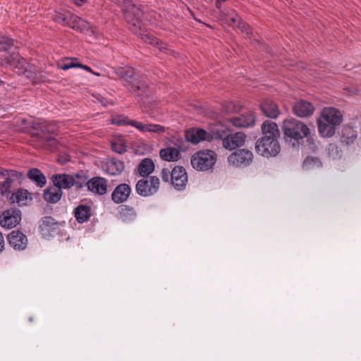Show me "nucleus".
<instances>
[{
  "label": "nucleus",
  "mask_w": 361,
  "mask_h": 361,
  "mask_svg": "<svg viewBox=\"0 0 361 361\" xmlns=\"http://www.w3.org/2000/svg\"><path fill=\"white\" fill-rule=\"evenodd\" d=\"M131 193V188L126 183L119 184L114 190L111 194V200L116 204H121L126 202Z\"/></svg>",
  "instance_id": "obj_17"
},
{
  "label": "nucleus",
  "mask_w": 361,
  "mask_h": 361,
  "mask_svg": "<svg viewBox=\"0 0 361 361\" xmlns=\"http://www.w3.org/2000/svg\"><path fill=\"white\" fill-rule=\"evenodd\" d=\"M111 148L114 152L118 154H122L126 151V146L123 142H113Z\"/></svg>",
  "instance_id": "obj_39"
},
{
  "label": "nucleus",
  "mask_w": 361,
  "mask_h": 361,
  "mask_svg": "<svg viewBox=\"0 0 361 361\" xmlns=\"http://www.w3.org/2000/svg\"><path fill=\"white\" fill-rule=\"evenodd\" d=\"M21 220V212L18 209L6 210L0 215V225L1 227L12 228L16 227Z\"/></svg>",
  "instance_id": "obj_11"
},
{
  "label": "nucleus",
  "mask_w": 361,
  "mask_h": 361,
  "mask_svg": "<svg viewBox=\"0 0 361 361\" xmlns=\"http://www.w3.org/2000/svg\"><path fill=\"white\" fill-rule=\"evenodd\" d=\"M118 74L123 79L124 86L129 91L135 93L145 88L144 85L137 80L134 68L131 67L121 68L118 71Z\"/></svg>",
  "instance_id": "obj_7"
},
{
  "label": "nucleus",
  "mask_w": 361,
  "mask_h": 361,
  "mask_svg": "<svg viewBox=\"0 0 361 361\" xmlns=\"http://www.w3.org/2000/svg\"><path fill=\"white\" fill-rule=\"evenodd\" d=\"M71 13L66 11H56L52 18L59 24L66 26Z\"/></svg>",
  "instance_id": "obj_32"
},
{
  "label": "nucleus",
  "mask_w": 361,
  "mask_h": 361,
  "mask_svg": "<svg viewBox=\"0 0 361 361\" xmlns=\"http://www.w3.org/2000/svg\"><path fill=\"white\" fill-rule=\"evenodd\" d=\"M154 170V164L152 159L145 158L142 159L137 166V171L141 176H148Z\"/></svg>",
  "instance_id": "obj_31"
},
{
  "label": "nucleus",
  "mask_w": 361,
  "mask_h": 361,
  "mask_svg": "<svg viewBox=\"0 0 361 361\" xmlns=\"http://www.w3.org/2000/svg\"><path fill=\"white\" fill-rule=\"evenodd\" d=\"M85 1H86V0H73V2L78 6H80L82 4H83Z\"/></svg>",
  "instance_id": "obj_48"
},
{
  "label": "nucleus",
  "mask_w": 361,
  "mask_h": 361,
  "mask_svg": "<svg viewBox=\"0 0 361 361\" xmlns=\"http://www.w3.org/2000/svg\"><path fill=\"white\" fill-rule=\"evenodd\" d=\"M0 66H9L18 74L25 73L28 68V63L18 53H13L8 57L0 59Z\"/></svg>",
  "instance_id": "obj_9"
},
{
  "label": "nucleus",
  "mask_w": 361,
  "mask_h": 361,
  "mask_svg": "<svg viewBox=\"0 0 361 361\" xmlns=\"http://www.w3.org/2000/svg\"><path fill=\"white\" fill-rule=\"evenodd\" d=\"M29 195L27 190L18 189L16 192L11 193L8 198L11 203L23 206L26 204Z\"/></svg>",
  "instance_id": "obj_28"
},
{
  "label": "nucleus",
  "mask_w": 361,
  "mask_h": 361,
  "mask_svg": "<svg viewBox=\"0 0 361 361\" xmlns=\"http://www.w3.org/2000/svg\"><path fill=\"white\" fill-rule=\"evenodd\" d=\"M162 180L171 183L177 190L185 189L188 183V174L185 169L180 166H175L171 171L164 168L161 171Z\"/></svg>",
  "instance_id": "obj_4"
},
{
  "label": "nucleus",
  "mask_w": 361,
  "mask_h": 361,
  "mask_svg": "<svg viewBox=\"0 0 361 361\" xmlns=\"http://www.w3.org/2000/svg\"><path fill=\"white\" fill-rule=\"evenodd\" d=\"M281 128L284 139L290 142H299L310 133L309 127L305 123L294 118L285 119Z\"/></svg>",
  "instance_id": "obj_3"
},
{
  "label": "nucleus",
  "mask_w": 361,
  "mask_h": 361,
  "mask_svg": "<svg viewBox=\"0 0 361 361\" xmlns=\"http://www.w3.org/2000/svg\"><path fill=\"white\" fill-rule=\"evenodd\" d=\"M79 64L78 59L77 58H67L63 61H61L57 63V66L61 70H68L73 68H78Z\"/></svg>",
  "instance_id": "obj_33"
},
{
  "label": "nucleus",
  "mask_w": 361,
  "mask_h": 361,
  "mask_svg": "<svg viewBox=\"0 0 361 361\" xmlns=\"http://www.w3.org/2000/svg\"><path fill=\"white\" fill-rule=\"evenodd\" d=\"M58 222L51 216H44L39 224V230L43 235H48L55 229Z\"/></svg>",
  "instance_id": "obj_27"
},
{
  "label": "nucleus",
  "mask_w": 361,
  "mask_h": 361,
  "mask_svg": "<svg viewBox=\"0 0 361 361\" xmlns=\"http://www.w3.org/2000/svg\"><path fill=\"white\" fill-rule=\"evenodd\" d=\"M322 164L317 158L307 157L302 164V166L306 170L314 169V167H320Z\"/></svg>",
  "instance_id": "obj_34"
},
{
  "label": "nucleus",
  "mask_w": 361,
  "mask_h": 361,
  "mask_svg": "<svg viewBox=\"0 0 361 361\" xmlns=\"http://www.w3.org/2000/svg\"><path fill=\"white\" fill-rule=\"evenodd\" d=\"M293 111L297 116L305 118L313 114L314 106L311 102L301 99L294 104Z\"/></svg>",
  "instance_id": "obj_14"
},
{
  "label": "nucleus",
  "mask_w": 361,
  "mask_h": 361,
  "mask_svg": "<svg viewBox=\"0 0 361 361\" xmlns=\"http://www.w3.org/2000/svg\"><path fill=\"white\" fill-rule=\"evenodd\" d=\"M130 121L124 115H118L111 118V123L117 126L130 125Z\"/></svg>",
  "instance_id": "obj_36"
},
{
  "label": "nucleus",
  "mask_w": 361,
  "mask_h": 361,
  "mask_svg": "<svg viewBox=\"0 0 361 361\" xmlns=\"http://www.w3.org/2000/svg\"><path fill=\"white\" fill-rule=\"evenodd\" d=\"M130 125L136 128L139 131L142 133H154L158 135H161L166 132V128L159 124L154 123H142L137 121H130Z\"/></svg>",
  "instance_id": "obj_18"
},
{
  "label": "nucleus",
  "mask_w": 361,
  "mask_h": 361,
  "mask_svg": "<svg viewBox=\"0 0 361 361\" xmlns=\"http://www.w3.org/2000/svg\"><path fill=\"white\" fill-rule=\"evenodd\" d=\"M82 177L79 175H76L74 177V186L78 188H82L83 186L87 185L85 180H80Z\"/></svg>",
  "instance_id": "obj_40"
},
{
  "label": "nucleus",
  "mask_w": 361,
  "mask_h": 361,
  "mask_svg": "<svg viewBox=\"0 0 361 361\" xmlns=\"http://www.w3.org/2000/svg\"><path fill=\"white\" fill-rule=\"evenodd\" d=\"M236 26L242 31V32H244L247 34L249 33L250 30V26L245 22H243L241 19L240 20V21L238 23V24L236 25Z\"/></svg>",
  "instance_id": "obj_41"
},
{
  "label": "nucleus",
  "mask_w": 361,
  "mask_h": 361,
  "mask_svg": "<svg viewBox=\"0 0 361 361\" xmlns=\"http://www.w3.org/2000/svg\"><path fill=\"white\" fill-rule=\"evenodd\" d=\"M27 176L32 182L40 188L44 187L47 183L45 176L38 169L33 168L30 169Z\"/></svg>",
  "instance_id": "obj_29"
},
{
  "label": "nucleus",
  "mask_w": 361,
  "mask_h": 361,
  "mask_svg": "<svg viewBox=\"0 0 361 361\" xmlns=\"http://www.w3.org/2000/svg\"><path fill=\"white\" fill-rule=\"evenodd\" d=\"M4 247H5L4 238L3 234L0 231V252H1L4 250Z\"/></svg>",
  "instance_id": "obj_45"
},
{
  "label": "nucleus",
  "mask_w": 361,
  "mask_h": 361,
  "mask_svg": "<svg viewBox=\"0 0 361 361\" xmlns=\"http://www.w3.org/2000/svg\"><path fill=\"white\" fill-rule=\"evenodd\" d=\"M54 185L59 188L61 190L62 189H69L74 186V176L62 173L55 174L51 177Z\"/></svg>",
  "instance_id": "obj_21"
},
{
  "label": "nucleus",
  "mask_w": 361,
  "mask_h": 361,
  "mask_svg": "<svg viewBox=\"0 0 361 361\" xmlns=\"http://www.w3.org/2000/svg\"><path fill=\"white\" fill-rule=\"evenodd\" d=\"M227 0H216V7L218 8V9H220L221 7V4L223 2H225Z\"/></svg>",
  "instance_id": "obj_47"
},
{
  "label": "nucleus",
  "mask_w": 361,
  "mask_h": 361,
  "mask_svg": "<svg viewBox=\"0 0 361 361\" xmlns=\"http://www.w3.org/2000/svg\"><path fill=\"white\" fill-rule=\"evenodd\" d=\"M35 138L37 142L36 146L38 147H42L50 151L57 148V140L49 134H44L42 132L37 133Z\"/></svg>",
  "instance_id": "obj_16"
},
{
  "label": "nucleus",
  "mask_w": 361,
  "mask_h": 361,
  "mask_svg": "<svg viewBox=\"0 0 361 361\" xmlns=\"http://www.w3.org/2000/svg\"><path fill=\"white\" fill-rule=\"evenodd\" d=\"M245 135L242 132H238L234 134L227 135L222 140L224 147L228 150L234 149L244 145Z\"/></svg>",
  "instance_id": "obj_13"
},
{
  "label": "nucleus",
  "mask_w": 361,
  "mask_h": 361,
  "mask_svg": "<svg viewBox=\"0 0 361 361\" xmlns=\"http://www.w3.org/2000/svg\"><path fill=\"white\" fill-rule=\"evenodd\" d=\"M240 19V17L234 11L228 13L227 17L228 24L231 26H236Z\"/></svg>",
  "instance_id": "obj_37"
},
{
  "label": "nucleus",
  "mask_w": 361,
  "mask_h": 361,
  "mask_svg": "<svg viewBox=\"0 0 361 361\" xmlns=\"http://www.w3.org/2000/svg\"><path fill=\"white\" fill-rule=\"evenodd\" d=\"M253 154L251 151L241 149L231 154L228 157L230 165L235 167H244L252 161Z\"/></svg>",
  "instance_id": "obj_10"
},
{
  "label": "nucleus",
  "mask_w": 361,
  "mask_h": 361,
  "mask_svg": "<svg viewBox=\"0 0 361 361\" xmlns=\"http://www.w3.org/2000/svg\"><path fill=\"white\" fill-rule=\"evenodd\" d=\"M159 179L155 176L139 180L135 185L136 192L142 197H149L156 194L159 189Z\"/></svg>",
  "instance_id": "obj_6"
},
{
  "label": "nucleus",
  "mask_w": 361,
  "mask_h": 361,
  "mask_svg": "<svg viewBox=\"0 0 361 361\" xmlns=\"http://www.w3.org/2000/svg\"><path fill=\"white\" fill-rule=\"evenodd\" d=\"M160 157L166 161H176L179 159L180 151L176 147H166L159 151Z\"/></svg>",
  "instance_id": "obj_30"
},
{
  "label": "nucleus",
  "mask_w": 361,
  "mask_h": 361,
  "mask_svg": "<svg viewBox=\"0 0 361 361\" xmlns=\"http://www.w3.org/2000/svg\"><path fill=\"white\" fill-rule=\"evenodd\" d=\"M78 65H79V66H78V68H82V69H83V70H85V71H87V72H90V73H92V74H94V75H99V73H94V72H93V71L92 70V68H91L90 66H86V65L81 64L80 63H79V64H78Z\"/></svg>",
  "instance_id": "obj_43"
},
{
  "label": "nucleus",
  "mask_w": 361,
  "mask_h": 361,
  "mask_svg": "<svg viewBox=\"0 0 361 361\" xmlns=\"http://www.w3.org/2000/svg\"><path fill=\"white\" fill-rule=\"evenodd\" d=\"M13 45V39L0 35V51H5Z\"/></svg>",
  "instance_id": "obj_35"
},
{
  "label": "nucleus",
  "mask_w": 361,
  "mask_h": 361,
  "mask_svg": "<svg viewBox=\"0 0 361 361\" xmlns=\"http://www.w3.org/2000/svg\"><path fill=\"white\" fill-rule=\"evenodd\" d=\"M88 190L97 195H102L107 192V181L101 177H94L86 183Z\"/></svg>",
  "instance_id": "obj_15"
},
{
  "label": "nucleus",
  "mask_w": 361,
  "mask_h": 361,
  "mask_svg": "<svg viewBox=\"0 0 361 361\" xmlns=\"http://www.w3.org/2000/svg\"><path fill=\"white\" fill-rule=\"evenodd\" d=\"M262 113L268 118H276L280 114L279 106L274 101L266 99L260 104Z\"/></svg>",
  "instance_id": "obj_22"
},
{
  "label": "nucleus",
  "mask_w": 361,
  "mask_h": 361,
  "mask_svg": "<svg viewBox=\"0 0 361 361\" xmlns=\"http://www.w3.org/2000/svg\"><path fill=\"white\" fill-rule=\"evenodd\" d=\"M229 122L234 126L239 128H247L255 124V116L252 113H247L238 116L232 117Z\"/></svg>",
  "instance_id": "obj_20"
},
{
  "label": "nucleus",
  "mask_w": 361,
  "mask_h": 361,
  "mask_svg": "<svg viewBox=\"0 0 361 361\" xmlns=\"http://www.w3.org/2000/svg\"><path fill=\"white\" fill-rule=\"evenodd\" d=\"M62 195V190L54 185L44 190L43 197L47 202L55 204L61 200Z\"/></svg>",
  "instance_id": "obj_25"
},
{
  "label": "nucleus",
  "mask_w": 361,
  "mask_h": 361,
  "mask_svg": "<svg viewBox=\"0 0 361 361\" xmlns=\"http://www.w3.org/2000/svg\"><path fill=\"white\" fill-rule=\"evenodd\" d=\"M346 90L349 92L350 94H357L358 93V90L357 87L347 88Z\"/></svg>",
  "instance_id": "obj_46"
},
{
  "label": "nucleus",
  "mask_w": 361,
  "mask_h": 361,
  "mask_svg": "<svg viewBox=\"0 0 361 361\" xmlns=\"http://www.w3.org/2000/svg\"><path fill=\"white\" fill-rule=\"evenodd\" d=\"M104 169L106 173L111 176L119 175L124 169V164L123 161L114 158L105 163Z\"/></svg>",
  "instance_id": "obj_24"
},
{
  "label": "nucleus",
  "mask_w": 361,
  "mask_h": 361,
  "mask_svg": "<svg viewBox=\"0 0 361 361\" xmlns=\"http://www.w3.org/2000/svg\"><path fill=\"white\" fill-rule=\"evenodd\" d=\"M23 178V174L19 171L5 169L0 167V178H4V181L0 182V192L3 196H8L11 195V188L13 181L16 179L20 180Z\"/></svg>",
  "instance_id": "obj_8"
},
{
  "label": "nucleus",
  "mask_w": 361,
  "mask_h": 361,
  "mask_svg": "<svg viewBox=\"0 0 361 361\" xmlns=\"http://www.w3.org/2000/svg\"><path fill=\"white\" fill-rule=\"evenodd\" d=\"M120 215L125 221L127 219V216H129L130 218H134L136 214L135 210L133 208L125 207L120 212Z\"/></svg>",
  "instance_id": "obj_38"
},
{
  "label": "nucleus",
  "mask_w": 361,
  "mask_h": 361,
  "mask_svg": "<svg viewBox=\"0 0 361 361\" xmlns=\"http://www.w3.org/2000/svg\"><path fill=\"white\" fill-rule=\"evenodd\" d=\"M74 216L80 224L87 222L91 216V208L90 206L80 204L74 209Z\"/></svg>",
  "instance_id": "obj_26"
},
{
  "label": "nucleus",
  "mask_w": 361,
  "mask_h": 361,
  "mask_svg": "<svg viewBox=\"0 0 361 361\" xmlns=\"http://www.w3.org/2000/svg\"><path fill=\"white\" fill-rule=\"evenodd\" d=\"M3 82L0 80V85Z\"/></svg>",
  "instance_id": "obj_49"
},
{
  "label": "nucleus",
  "mask_w": 361,
  "mask_h": 361,
  "mask_svg": "<svg viewBox=\"0 0 361 361\" xmlns=\"http://www.w3.org/2000/svg\"><path fill=\"white\" fill-rule=\"evenodd\" d=\"M97 99L104 106H107L108 104H113V102L111 101H109L101 96H99L97 98Z\"/></svg>",
  "instance_id": "obj_44"
},
{
  "label": "nucleus",
  "mask_w": 361,
  "mask_h": 361,
  "mask_svg": "<svg viewBox=\"0 0 361 361\" xmlns=\"http://www.w3.org/2000/svg\"><path fill=\"white\" fill-rule=\"evenodd\" d=\"M216 161V154L212 150H200L195 152L190 159L192 166L200 171L212 169Z\"/></svg>",
  "instance_id": "obj_5"
},
{
  "label": "nucleus",
  "mask_w": 361,
  "mask_h": 361,
  "mask_svg": "<svg viewBox=\"0 0 361 361\" xmlns=\"http://www.w3.org/2000/svg\"><path fill=\"white\" fill-rule=\"evenodd\" d=\"M261 130L263 135L256 142L257 153L267 158L276 157L281 151L278 125L274 121L266 120L262 123Z\"/></svg>",
  "instance_id": "obj_1"
},
{
  "label": "nucleus",
  "mask_w": 361,
  "mask_h": 361,
  "mask_svg": "<svg viewBox=\"0 0 361 361\" xmlns=\"http://www.w3.org/2000/svg\"><path fill=\"white\" fill-rule=\"evenodd\" d=\"M237 110L236 106L233 102H228L223 106V111L226 113H231Z\"/></svg>",
  "instance_id": "obj_42"
},
{
  "label": "nucleus",
  "mask_w": 361,
  "mask_h": 361,
  "mask_svg": "<svg viewBox=\"0 0 361 361\" xmlns=\"http://www.w3.org/2000/svg\"><path fill=\"white\" fill-rule=\"evenodd\" d=\"M211 136L204 130L191 128L186 131V140L193 144H197L203 140H209Z\"/></svg>",
  "instance_id": "obj_19"
},
{
  "label": "nucleus",
  "mask_w": 361,
  "mask_h": 361,
  "mask_svg": "<svg viewBox=\"0 0 361 361\" xmlns=\"http://www.w3.org/2000/svg\"><path fill=\"white\" fill-rule=\"evenodd\" d=\"M343 121V114L334 107H325L318 120V130L324 137H331L336 132V127Z\"/></svg>",
  "instance_id": "obj_2"
},
{
  "label": "nucleus",
  "mask_w": 361,
  "mask_h": 361,
  "mask_svg": "<svg viewBox=\"0 0 361 361\" xmlns=\"http://www.w3.org/2000/svg\"><path fill=\"white\" fill-rule=\"evenodd\" d=\"M8 241L11 247L16 250H23L27 245V236L20 231H13L8 235Z\"/></svg>",
  "instance_id": "obj_12"
},
{
  "label": "nucleus",
  "mask_w": 361,
  "mask_h": 361,
  "mask_svg": "<svg viewBox=\"0 0 361 361\" xmlns=\"http://www.w3.org/2000/svg\"><path fill=\"white\" fill-rule=\"evenodd\" d=\"M66 26L80 32H85L90 28V24L86 20L73 14L71 15Z\"/></svg>",
  "instance_id": "obj_23"
}]
</instances>
